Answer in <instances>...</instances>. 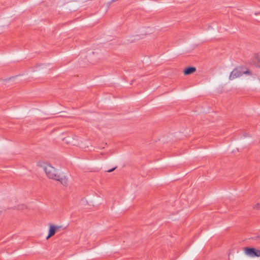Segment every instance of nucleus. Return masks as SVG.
I'll list each match as a JSON object with an SVG mask.
<instances>
[{
	"mask_svg": "<svg viewBox=\"0 0 260 260\" xmlns=\"http://www.w3.org/2000/svg\"><path fill=\"white\" fill-rule=\"evenodd\" d=\"M37 166L42 168L46 176L51 179L59 181L63 185H67L69 182V178L67 175L64 173H60L50 163L40 160L37 162Z\"/></svg>",
	"mask_w": 260,
	"mask_h": 260,
	"instance_id": "nucleus-1",
	"label": "nucleus"
},
{
	"mask_svg": "<svg viewBox=\"0 0 260 260\" xmlns=\"http://www.w3.org/2000/svg\"><path fill=\"white\" fill-rule=\"evenodd\" d=\"M245 74L249 76H252V72L247 69H245L242 67H238L235 68L231 73L229 79L231 80H234L237 78L241 77L242 75Z\"/></svg>",
	"mask_w": 260,
	"mask_h": 260,
	"instance_id": "nucleus-2",
	"label": "nucleus"
},
{
	"mask_svg": "<svg viewBox=\"0 0 260 260\" xmlns=\"http://www.w3.org/2000/svg\"><path fill=\"white\" fill-rule=\"evenodd\" d=\"M154 32V28L150 26H145L140 28L138 31V34H137L132 41H135L139 39L143 38L144 37L153 34Z\"/></svg>",
	"mask_w": 260,
	"mask_h": 260,
	"instance_id": "nucleus-3",
	"label": "nucleus"
},
{
	"mask_svg": "<svg viewBox=\"0 0 260 260\" xmlns=\"http://www.w3.org/2000/svg\"><path fill=\"white\" fill-rule=\"evenodd\" d=\"M64 142L68 144L78 147L82 146V141L76 136H70L67 137L63 139Z\"/></svg>",
	"mask_w": 260,
	"mask_h": 260,
	"instance_id": "nucleus-4",
	"label": "nucleus"
},
{
	"mask_svg": "<svg viewBox=\"0 0 260 260\" xmlns=\"http://www.w3.org/2000/svg\"><path fill=\"white\" fill-rule=\"evenodd\" d=\"M243 251L245 255L251 257H259L260 250L254 248L244 247Z\"/></svg>",
	"mask_w": 260,
	"mask_h": 260,
	"instance_id": "nucleus-5",
	"label": "nucleus"
},
{
	"mask_svg": "<svg viewBox=\"0 0 260 260\" xmlns=\"http://www.w3.org/2000/svg\"><path fill=\"white\" fill-rule=\"evenodd\" d=\"M60 228L59 226L51 224L49 226V233L48 235L46 237V239H49L50 237L53 236L55 233Z\"/></svg>",
	"mask_w": 260,
	"mask_h": 260,
	"instance_id": "nucleus-6",
	"label": "nucleus"
},
{
	"mask_svg": "<svg viewBox=\"0 0 260 260\" xmlns=\"http://www.w3.org/2000/svg\"><path fill=\"white\" fill-rule=\"evenodd\" d=\"M252 60L253 64L258 68H260V56L257 53H254L252 56Z\"/></svg>",
	"mask_w": 260,
	"mask_h": 260,
	"instance_id": "nucleus-7",
	"label": "nucleus"
},
{
	"mask_svg": "<svg viewBox=\"0 0 260 260\" xmlns=\"http://www.w3.org/2000/svg\"><path fill=\"white\" fill-rule=\"evenodd\" d=\"M16 78L12 77L2 80V83L6 86H11L15 83Z\"/></svg>",
	"mask_w": 260,
	"mask_h": 260,
	"instance_id": "nucleus-8",
	"label": "nucleus"
},
{
	"mask_svg": "<svg viewBox=\"0 0 260 260\" xmlns=\"http://www.w3.org/2000/svg\"><path fill=\"white\" fill-rule=\"evenodd\" d=\"M196 70V68L194 67H189L186 69H185L183 73L184 75H190L191 74H192L194 73Z\"/></svg>",
	"mask_w": 260,
	"mask_h": 260,
	"instance_id": "nucleus-9",
	"label": "nucleus"
},
{
	"mask_svg": "<svg viewBox=\"0 0 260 260\" xmlns=\"http://www.w3.org/2000/svg\"><path fill=\"white\" fill-rule=\"evenodd\" d=\"M252 208L254 210H260V203H256L254 204L253 205Z\"/></svg>",
	"mask_w": 260,
	"mask_h": 260,
	"instance_id": "nucleus-10",
	"label": "nucleus"
},
{
	"mask_svg": "<svg viewBox=\"0 0 260 260\" xmlns=\"http://www.w3.org/2000/svg\"><path fill=\"white\" fill-rule=\"evenodd\" d=\"M25 207V206L24 205H19L17 207H15L18 209H23Z\"/></svg>",
	"mask_w": 260,
	"mask_h": 260,
	"instance_id": "nucleus-11",
	"label": "nucleus"
},
{
	"mask_svg": "<svg viewBox=\"0 0 260 260\" xmlns=\"http://www.w3.org/2000/svg\"><path fill=\"white\" fill-rule=\"evenodd\" d=\"M255 239L257 240H260V233L256 235Z\"/></svg>",
	"mask_w": 260,
	"mask_h": 260,
	"instance_id": "nucleus-12",
	"label": "nucleus"
},
{
	"mask_svg": "<svg viewBox=\"0 0 260 260\" xmlns=\"http://www.w3.org/2000/svg\"><path fill=\"white\" fill-rule=\"evenodd\" d=\"M18 201V200L17 199H13L12 200H11V202L12 203H13V202H17Z\"/></svg>",
	"mask_w": 260,
	"mask_h": 260,
	"instance_id": "nucleus-13",
	"label": "nucleus"
},
{
	"mask_svg": "<svg viewBox=\"0 0 260 260\" xmlns=\"http://www.w3.org/2000/svg\"><path fill=\"white\" fill-rule=\"evenodd\" d=\"M118 1V0H111V1H110V4H111V3H115V2H116Z\"/></svg>",
	"mask_w": 260,
	"mask_h": 260,
	"instance_id": "nucleus-14",
	"label": "nucleus"
},
{
	"mask_svg": "<svg viewBox=\"0 0 260 260\" xmlns=\"http://www.w3.org/2000/svg\"><path fill=\"white\" fill-rule=\"evenodd\" d=\"M115 168H113L110 170L108 171L109 172H111L115 170Z\"/></svg>",
	"mask_w": 260,
	"mask_h": 260,
	"instance_id": "nucleus-15",
	"label": "nucleus"
}]
</instances>
